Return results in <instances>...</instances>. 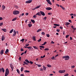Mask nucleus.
Listing matches in <instances>:
<instances>
[{
  "mask_svg": "<svg viewBox=\"0 0 76 76\" xmlns=\"http://www.w3.org/2000/svg\"><path fill=\"white\" fill-rule=\"evenodd\" d=\"M62 58H65V60H69V58H70V57H69V56H63L62 57Z\"/></svg>",
  "mask_w": 76,
  "mask_h": 76,
  "instance_id": "obj_1",
  "label": "nucleus"
},
{
  "mask_svg": "<svg viewBox=\"0 0 76 76\" xmlns=\"http://www.w3.org/2000/svg\"><path fill=\"white\" fill-rule=\"evenodd\" d=\"M19 11L17 10H15L13 11V14L15 15H18L19 13Z\"/></svg>",
  "mask_w": 76,
  "mask_h": 76,
  "instance_id": "obj_2",
  "label": "nucleus"
},
{
  "mask_svg": "<svg viewBox=\"0 0 76 76\" xmlns=\"http://www.w3.org/2000/svg\"><path fill=\"white\" fill-rule=\"evenodd\" d=\"M9 73V69H7L6 70V72L5 75V76H7Z\"/></svg>",
  "mask_w": 76,
  "mask_h": 76,
  "instance_id": "obj_3",
  "label": "nucleus"
},
{
  "mask_svg": "<svg viewBox=\"0 0 76 76\" xmlns=\"http://www.w3.org/2000/svg\"><path fill=\"white\" fill-rule=\"evenodd\" d=\"M58 72L59 73H64L66 72V70H59L58 71Z\"/></svg>",
  "mask_w": 76,
  "mask_h": 76,
  "instance_id": "obj_4",
  "label": "nucleus"
},
{
  "mask_svg": "<svg viewBox=\"0 0 76 76\" xmlns=\"http://www.w3.org/2000/svg\"><path fill=\"white\" fill-rule=\"evenodd\" d=\"M46 1L48 3V4H49L50 5H52V3H51V1H50V0H46Z\"/></svg>",
  "mask_w": 76,
  "mask_h": 76,
  "instance_id": "obj_5",
  "label": "nucleus"
},
{
  "mask_svg": "<svg viewBox=\"0 0 76 76\" xmlns=\"http://www.w3.org/2000/svg\"><path fill=\"white\" fill-rule=\"evenodd\" d=\"M32 1V0L27 1H26V3H31Z\"/></svg>",
  "mask_w": 76,
  "mask_h": 76,
  "instance_id": "obj_6",
  "label": "nucleus"
},
{
  "mask_svg": "<svg viewBox=\"0 0 76 76\" xmlns=\"http://www.w3.org/2000/svg\"><path fill=\"white\" fill-rule=\"evenodd\" d=\"M14 34H13L12 35L13 37H15L16 36V31L15 30H14L13 31Z\"/></svg>",
  "mask_w": 76,
  "mask_h": 76,
  "instance_id": "obj_7",
  "label": "nucleus"
},
{
  "mask_svg": "<svg viewBox=\"0 0 76 76\" xmlns=\"http://www.w3.org/2000/svg\"><path fill=\"white\" fill-rule=\"evenodd\" d=\"M46 9L47 10H52V8L50 7H46Z\"/></svg>",
  "mask_w": 76,
  "mask_h": 76,
  "instance_id": "obj_8",
  "label": "nucleus"
},
{
  "mask_svg": "<svg viewBox=\"0 0 76 76\" xmlns=\"http://www.w3.org/2000/svg\"><path fill=\"white\" fill-rule=\"evenodd\" d=\"M4 39H5V37H4V36L3 35L2 36L1 40L4 41Z\"/></svg>",
  "mask_w": 76,
  "mask_h": 76,
  "instance_id": "obj_9",
  "label": "nucleus"
},
{
  "mask_svg": "<svg viewBox=\"0 0 76 76\" xmlns=\"http://www.w3.org/2000/svg\"><path fill=\"white\" fill-rule=\"evenodd\" d=\"M41 14L42 15V16H45V13L42 11H40Z\"/></svg>",
  "mask_w": 76,
  "mask_h": 76,
  "instance_id": "obj_10",
  "label": "nucleus"
},
{
  "mask_svg": "<svg viewBox=\"0 0 76 76\" xmlns=\"http://www.w3.org/2000/svg\"><path fill=\"white\" fill-rule=\"evenodd\" d=\"M8 53H9V49H7L5 52V54H7Z\"/></svg>",
  "mask_w": 76,
  "mask_h": 76,
  "instance_id": "obj_11",
  "label": "nucleus"
},
{
  "mask_svg": "<svg viewBox=\"0 0 76 76\" xmlns=\"http://www.w3.org/2000/svg\"><path fill=\"white\" fill-rule=\"evenodd\" d=\"M4 53V50H1L0 52V54L1 55H2V54H3Z\"/></svg>",
  "mask_w": 76,
  "mask_h": 76,
  "instance_id": "obj_12",
  "label": "nucleus"
},
{
  "mask_svg": "<svg viewBox=\"0 0 76 76\" xmlns=\"http://www.w3.org/2000/svg\"><path fill=\"white\" fill-rule=\"evenodd\" d=\"M2 31H3L4 32H6L7 31V30L5 28H3L1 29Z\"/></svg>",
  "mask_w": 76,
  "mask_h": 76,
  "instance_id": "obj_13",
  "label": "nucleus"
},
{
  "mask_svg": "<svg viewBox=\"0 0 76 76\" xmlns=\"http://www.w3.org/2000/svg\"><path fill=\"white\" fill-rule=\"evenodd\" d=\"M36 15H38V16H40L41 15V13L39 12L36 14Z\"/></svg>",
  "mask_w": 76,
  "mask_h": 76,
  "instance_id": "obj_14",
  "label": "nucleus"
},
{
  "mask_svg": "<svg viewBox=\"0 0 76 76\" xmlns=\"http://www.w3.org/2000/svg\"><path fill=\"white\" fill-rule=\"evenodd\" d=\"M24 73H29L30 72H29V71L27 70H25L24 71Z\"/></svg>",
  "mask_w": 76,
  "mask_h": 76,
  "instance_id": "obj_15",
  "label": "nucleus"
},
{
  "mask_svg": "<svg viewBox=\"0 0 76 76\" xmlns=\"http://www.w3.org/2000/svg\"><path fill=\"white\" fill-rule=\"evenodd\" d=\"M32 38L34 41H36V39H35V36H33Z\"/></svg>",
  "mask_w": 76,
  "mask_h": 76,
  "instance_id": "obj_16",
  "label": "nucleus"
},
{
  "mask_svg": "<svg viewBox=\"0 0 76 76\" xmlns=\"http://www.w3.org/2000/svg\"><path fill=\"white\" fill-rule=\"evenodd\" d=\"M54 26H60V25L58 24H54Z\"/></svg>",
  "mask_w": 76,
  "mask_h": 76,
  "instance_id": "obj_17",
  "label": "nucleus"
},
{
  "mask_svg": "<svg viewBox=\"0 0 76 76\" xmlns=\"http://www.w3.org/2000/svg\"><path fill=\"white\" fill-rule=\"evenodd\" d=\"M13 32V29H12L10 31V34H12V33Z\"/></svg>",
  "mask_w": 76,
  "mask_h": 76,
  "instance_id": "obj_18",
  "label": "nucleus"
},
{
  "mask_svg": "<svg viewBox=\"0 0 76 76\" xmlns=\"http://www.w3.org/2000/svg\"><path fill=\"white\" fill-rule=\"evenodd\" d=\"M42 31V29H39L37 31V32H39L40 31Z\"/></svg>",
  "mask_w": 76,
  "mask_h": 76,
  "instance_id": "obj_19",
  "label": "nucleus"
},
{
  "mask_svg": "<svg viewBox=\"0 0 76 76\" xmlns=\"http://www.w3.org/2000/svg\"><path fill=\"white\" fill-rule=\"evenodd\" d=\"M32 24H31V23H29L28 24V26L30 28L32 26Z\"/></svg>",
  "mask_w": 76,
  "mask_h": 76,
  "instance_id": "obj_20",
  "label": "nucleus"
},
{
  "mask_svg": "<svg viewBox=\"0 0 76 76\" xmlns=\"http://www.w3.org/2000/svg\"><path fill=\"white\" fill-rule=\"evenodd\" d=\"M41 5H39L37 7H36V9H38V8H39V7H41Z\"/></svg>",
  "mask_w": 76,
  "mask_h": 76,
  "instance_id": "obj_21",
  "label": "nucleus"
},
{
  "mask_svg": "<svg viewBox=\"0 0 76 76\" xmlns=\"http://www.w3.org/2000/svg\"><path fill=\"white\" fill-rule=\"evenodd\" d=\"M6 8V7L4 5L2 6V10H4Z\"/></svg>",
  "mask_w": 76,
  "mask_h": 76,
  "instance_id": "obj_22",
  "label": "nucleus"
},
{
  "mask_svg": "<svg viewBox=\"0 0 76 76\" xmlns=\"http://www.w3.org/2000/svg\"><path fill=\"white\" fill-rule=\"evenodd\" d=\"M17 19V18H15L12 20V21H15V20H16Z\"/></svg>",
  "mask_w": 76,
  "mask_h": 76,
  "instance_id": "obj_23",
  "label": "nucleus"
},
{
  "mask_svg": "<svg viewBox=\"0 0 76 76\" xmlns=\"http://www.w3.org/2000/svg\"><path fill=\"white\" fill-rule=\"evenodd\" d=\"M36 65H37L38 67H41V64H36Z\"/></svg>",
  "mask_w": 76,
  "mask_h": 76,
  "instance_id": "obj_24",
  "label": "nucleus"
},
{
  "mask_svg": "<svg viewBox=\"0 0 76 76\" xmlns=\"http://www.w3.org/2000/svg\"><path fill=\"white\" fill-rule=\"evenodd\" d=\"M43 69L44 70H47V68H46V67L44 66H43Z\"/></svg>",
  "mask_w": 76,
  "mask_h": 76,
  "instance_id": "obj_25",
  "label": "nucleus"
},
{
  "mask_svg": "<svg viewBox=\"0 0 76 76\" xmlns=\"http://www.w3.org/2000/svg\"><path fill=\"white\" fill-rule=\"evenodd\" d=\"M25 61L27 62V63H30L29 62V61L27 59H26L25 60Z\"/></svg>",
  "mask_w": 76,
  "mask_h": 76,
  "instance_id": "obj_26",
  "label": "nucleus"
},
{
  "mask_svg": "<svg viewBox=\"0 0 76 76\" xmlns=\"http://www.w3.org/2000/svg\"><path fill=\"white\" fill-rule=\"evenodd\" d=\"M24 69V68L23 67H22L21 68V71L23 72V69Z\"/></svg>",
  "mask_w": 76,
  "mask_h": 76,
  "instance_id": "obj_27",
  "label": "nucleus"
},
{
  "mask_svg": "<svg viewBox=\"0 0 76 76\" xmlns=\"http://www.w3.org/2000/svg\"><path fill=\"white\" fill-rule=\"evenodd\" d=\"M31 22L33 23H35V20H31Z\"/></svg>",
  "mask_w": 76,
  "mask_h": 76,
  "instance_id": "obj_28",
  "label": "nucleus"
},
{
  "mask_svg": "<svg viewBox=\"0 0 76 76\" xmlns=\"http://www.w3.org/2000/svg\"><path fill=\"white\" fill-rule=\"evenodd\" d=\"M33 48H34V49H36V50L38 49V48L37 46H33Z\"/></svg>",
  "mask_w": 76,
  "mask_h": 76,
  "instance_id": "obj_29",
  "label": "nucleus"
},
{
  "mask_svg": "<svg viewBox=\"0 0 76 76\" xmlns=\"http://www.w3.org/2000/svg\"><path fill=\"white\" fill-rule=\"evenodd\" d=\"M47 66L48 67H51V65L48 64L47 65Z\"/></svg>",
  "mask_w": 76,
  "mask_h": 76,
  "instance_id": "obj_30",
  "label": "nucleus"
},
{
  "mask_svg": "<svg viewBox=\"0 0 76 76\" xmlns=\"http://www.w3.org/2000/svg\"><path fill=\"white\" fill-rule=\"evenodd\" d=\"M1 70L2 71L3 73H4V68H2Z\"/></svg>",
  "mask_w": 76,
  "mask_h": 76,
  "instance_id": "obj_31",
  "label": "nucleus"
},
{
  "mask_svg": "<svg viewBox=\"0 0 76 76\" xmlns=\"http://www.w3.org/2000/svg\"><path fill=\"white\" fill-rule=\"evenodd\" d=\"M10 66L11 67L12 69V70L13 69V67L12 65V64L10 65Z\"/></svg>",
  "mask_w": 76,
  "mask_h": 76,
  "instance_id": "obj_32",
  "label": "nucleus"
},
{
  "mask_svg": "<svg viewBox=\"0 0 76 76\" xmlns=\"http://www.w3.org/2000/svg\"><path fill=\"white\" fill-rule=\"evenodd\" d=\"M33 17L34 18H37V15H34L33 16Z\"/></svg>",
  "mask_w": 76,
  "mask_h": 76,
  "instance_id": "obj_33",
  "label": "nucleus"
},
{
  "mask_svg": "<svg viewBox=\"0 0 76 76\" xmlns=\"http://www.w3.org/2000/svg\"><path fill=\"white\" fill-rule=\"evenodd\" d=\"M70 24V23L68 22H67L65 23V25H69Z\"/></svg>",
  "mask_w": 76,
  "mask_h": 76,
  "instance_id": "obj_34",
  "label": "nucleus"
},
{
  "mask_svg": "<svg viewBox=\"0 0 76 76\" xmlns=\"http://www.w3.org/2000/svg\"><path fill=\"white\" fill-rule=\"evenodd\" d=\"M31 48H32V47L31 46L27 47V48H28V50H31Z\"/></svg>",
  "mask_w": 76,
  "mask_h": 76,
  "instance_id": "obj_35",
  "label": "nucleus"
},
{
  "mask_svg": "<svg viewBox=\"0 0 76 76\" xmlns=\"http://www.w3.org/2000/svg\"><path fill=\"white\" fill-rule=\"evenodd\" d=\"M45 57V55H44L43 56H41V58H44V57Z\"/></svg>",
  "mask_w": 76,
  "mask_h": 76,
  "instance_id": "obj_36",
  "label": "nucleus"
},
{
  "mask_svg": "<svg viewBox=\"0 0 76 76\" xmlns=\"http://www.w3.org/2000/svg\"><path fill=\"white\" fill-rule=\"evenodd\" d=\"M46 19H47V17H45L43 18V20L45 21L46 20Z\"/></svg>",
  "mask_w": 76,
  "mask_h": 76,
  "instance_id": "obj_37",
  "label": "nucleus"
},
{
  "mask_svg": "<svg viewBox=\"0 0 76 76\" xmlns=\"http://www.w3.org/2000/svg\"><path fill=\"white\" fill-rule=\"evenodd\" d=\"M23 63H24V64H26V65H28V63H26V62H25V61H24Z\"/></svg>",
  "mask_w": 76,
  "mask_h": 76,
  "instance_id": "obj_38",
  "label": "nucleus"
},
{
  "mask_svg": "<svg viewBox=\"0 0 76 76\" xmlns=\"http://www.w3.org/2000/svg\"><path fill=\"white\" fill-rule=\"evenodd\" d=\"M17 71L18 73H20V72H19V69H17Z\"/></svg>",
  "mask_w": 76,
  "mask_h": 76,
  "instance_id": "obj_39",
  "label": "nucleus"
},
{
  "mask_svg": "<svg viewBox=\"0 0 76 76\" xmlns=\"http://www.w3.org/2000/svg\"><path fill=\"white\" fill-rule=\"evenodd\" d=\"M39 47L40 48H44V47L42 46H40Z\"/></svg>",
  "mask_w": 76,
  "mask_h": 76,
  "instance_id": "obj_40",
  "label": "nucleus"
},
{
  "mask_svg": "<svg viewBox=\"0 0 76 76\" xmlns=\"http://www.w3.org/2000/svg\"><path fill=\"white\" fill-rule=\"evenodd\" d=\"M3 25V23H0V26H2Z\"/></svg>",
  "mask_w": 76,
  "mask_h": 76,
  "instance_id": "obj_41",
  "label": "nucleus"
},
{
  "mask_svg": "<svg viewBox=\"0 0 76 76\" xmlns=\"http://www.w3.org/2000/svg\"><path fill=\"white\" fill-rule=\"evenodd\" d=\"M45 51H46V50H49V49L48 48H46L44 50Z\"/></svg>",
  "mask_w": 76,
  "mask_h": 76,
  "instance_id": "obj_42",
  "label": "nucleus"
},
{
  "mask_svg": "<svg viewBox=\"0 0 76 76\" xmlns=\"http://www.w3.org/2000/svg\"><path fill=\"white\" fill-rule=\"evenodd\" d=\"M51 59L52 60H54V56H53L51 58Z\"/></svg>",
  "mask_w": 76,
  "mask_h": 76,
  "instance_id": "obj_43",
  "label": "nucleus"
},
{
  "mask_svg": "<svg viewBox=\"0 0 76 76\" xmlns=\"http://www.w3.org/2000/svg\"><path fill=\"white\" fill-rule=\"evenodd\" d=\"M48 15H52V13L51 12H49L48 13Z\"/></svg>",
  "mask_w": 76,
  "mask_h": 76,
  "instance_id": "obj_44",
  "label": "nucleus"
},
{
  "mask_svg": "<svg viewBox=\"0 0 76 76\" xmlns=\"http://www.w3.org/2000/svg\"><path fill=\"white\" fill-rule=\"evenodd\" d=\"M46 36L47 37H50V35L49 34H46Z\"/></svg>",
  "mask_w": 76,
  "mask_h": 76,
  "instance_id": "obj_45",
  "label": "nucleus"
},
{
  "mask_svg": "<svg viewBox=\"0 0 76 76\" xmlns=\"http://www.w3.org/2000/svg\"><path fill=\"white\" fill-rule=\"evenodd\" d=\"M25 41V39H22L20 40V41Z\"/></svg>",
  "mask_w": 76,
  "mask_h": 76,
  "instance_id": "obj_46",
  "label": "nucleus"
},
{
  "mask_svg": "<svg viewBox=\"0 0 76 76\" xmlns=\"http://www.w3.org/2000/svg\"><path fill=\"white\" fill-rule=\"evenodd\" d=\"M29 63H30L31 64H33V62H32V61H30L29 62Z\"/></svg>",
  "mask_w": 76,
  "mask_h": 76,
  "instance_id": "obj_47",
  "label": "nucleus"
},
{
  "mask_svg": "<svg viewBox=\"0 0 76 76\" xmlns=\"http://www.w3.org/2000/svg\"><path fill=\"white\" fill-rule=\"evenodd\" d=\"M29 45V44H27L25 45L26 46V47H28V46Z\"/></svg>",
  "mask_w": 76,
  "mask_h": 76,
  "instance_id": "obj_48",
  "label": "nucleus"
},
{
  "mask_svg": "<svg viewBox=\"0 0 76 76\" xmlns=\"http://www.w3.org/2000/svg\"><path fill=\"white\" fill-rule=\"evenodd\" d=\"M41 41V39L40 38L39 40H38V42H40Z\"/></svg>",
  "mask_w": 76,
  "mask_h": 76,
  "instance_id": "obj_49",
  "label": "nucleus"
},
{
  "mask_svg": "<svg viewBox=\"0 0 76 76\" xmlns=\"http://www.w3.org/2000/svg\"><path fill=\"white\" fill-rule=\"evenodd\" d=\"M42 35H45V33H44V32H42Z\"/></svg>",
  "mask_w": 76,
  "mask_h": 76,
  "instance_id": "obj_50",
  "label": "nucleus"
},
{
  "mask_svg": "<svg viewBox=\"0 0 76 76\" xmlns=\"http://www.w3.org/2000/svg\"><path fill=\"white\" fill-rule=\"evenodd\" d=\"M68 37H69V35H67L66 36V38H68Z\"/></svg>",
  "mask_w": 76,
  "mask_h": 76,
  "instance_id": "obj_51",
  "label": "nucleus"
},
{
  "mask_svg": "<svg viewBox=\"0 0 76 76\" xmlns=\"http://www.w3.org/2000/svg\"><path fill=\"white\" fill-rule=\"evenodd\" d=\"M56 31H57V32H59L60 31V30H59L58 29H56Z\"/></svg>",
  "mask_w": 76,
  "mask_h": 76,
  "instance_id": "obj_52",
  "label": "nucleus"
},
{
  "mask_svg": "<svg viewBox=\"0 0 76 76\" xmlns=\"http://www.w3.org/2000/svg\"><path fill=\"white\" fill-rule=\"evenodd\" d=\"M3 18L2 17H0V20H3Z\"/></svg>",
  "mask_w": 76,
  "mask_h": 76,
  "instance_id": "obj_53",
  "label": "nucleus"
},
{
  "mask_svg": "<svg viewBox=\"0 0 76 76\" xmlns=\"http://www.w3.org/2000/svg\"><path fill=\"white\" fill-rule=\"evenodd\" d=\"M56 6H57L58 7H60V5L58 4H56Z\"/></svg>",
  "mask_w": 76,
  "mask_h": 76,
  "instance_id": "obj_54",
  "label": "nucleus"
},
{
  "mask_svg": "<svg viewBox=\"0 0 76 76\" xmlns=\"http://www.w3.org/2000/svg\"><path fill=\"white\" fill-rule=\"evenodd\" d=\"M68 75H69V74H66L65 75H64V76H68Z\"/></svg>",
  "mask_w": 76,
  "mask_h": 76,
  "instance_id": "obj_55",
  "label": "nucleus"
},
{
  "mask_svg": "<svg viewBox=\"0 0 76 76\" xmlns=\"http://www.w3.org/2000/svg\"><path fill=\"white\" fill-rule=\"evenodd\" d=\"M35 9H37L36 7L32 9V10H35Z\"/></svg>",
  "mask_w": 76,
  "mask_h": 76,
  "instance_id": "obj_56",
  "label": "nucleus"
},
{
  "mask_svg": "<svg viewBox=\"0 0 76 76\" xmlns=\"http://www.w3.org/2000/svg\"><path fill=\"white\" fill-rule=\"evenodd\" d=\"M51 44H54V42L53 41H52L51 43Z\"/></svg>",
  "mask_w": 76,
  "mask_h": 76,
  "instance_id": "obj_57",
  "label": "nucleus"
},
{
  "mask_svg": "<svg viewBox=\"0 0 76 76\" xmlns=\"http://www.w3.org/2000/svg\"><path fill=\"white\" fill-rule=\"evenodd\" d=\"M47 43V42H45L44 43H43V45H45V44H46V43Z\"/></svg>",
  "mask_w": 76,
  "mask_h": 76,
  "instance_id": "obj_58",
  "label": "nucleus"
},
{
  "mask_svg": "<svg viewBox=\"0 0 76 76\" xmlns=\"http://www.w3.org/2000/svg\"><path fill=\"white\" fill-rule=\"evenodd\" d=\"M69 22H70V23H72V20H69Z\"/></svg>",
  "mask_w": 76,
  "mask_h": 76,
  "instance_id": "obj_59",
  "label": "nucleus"
},
{
  "mask_svg": "<svg viewBox=\"0 0 76 76\" xmlns=\"http://www.w3.org/2000/svg\"><path fill=\"white\" fill-rule=\"evenodd\" d=\"M65 34V31H63V34L64 35Z\"/></svg>",
  "mask_w": 76,
  "mask_h": 76,
  "instance_id": "obj_60",
  "label": "nucleus"
},
{
  "mask_svg": "<svg viewBox=\"0 0 76 76\" xmlns=\"http://www.w3.org/2000/svg\"><path fill=\"white\" fill-rule=\"evenodd\" d=\"M75 67V66H71V67L72 68H74Z\"/></svg>",
  "mask_w": 76,
  "mask_h": 76,
  "instance_id": "obj_61",
  "label": "nucleus"
},
{
  "mask_svg": "<svg viewBox=\"0 0 76 76\" xmlns=\"http://www.w3.org/2000/svg\"><path fill=\"white\" fill-rule=\"evenodd\" d=\"M71 27L73 29L74 28V26H72Z\"/></svg>",
  "mask_w": 76,
  "mask_h": 76,
  "instance_id": "obj_62",
  "label": "nucleus"
},
{
  "mask_svg": "<svg viewBox=\"0 0 76 76\" xmlns=\"http://www.w3.org/2000/svg\"><path fill=\"white\" fill-rule=\"evenodd\" d=\"M40 71H43V69L42 68H41L40 69Z\"/></svg>",
  "mask_w": 76,
  "mask_h": 76,
  "instance_id": "obj_63",
  "label": "nucleus"
},
{
  "mask_svg": "<svg viewBox=\"0 0 76 76\" xmlns=\"http://www.w3.org/2000/svg\"><path fill=\"white\" fill-rule=\"evenodd\" d=\"M21 76H24V75H23V74H21L20 75Z\"/></svg>",
  "mask_w": 76,
  "mask_h": 76,
  "instance_id": "obj_64",
  "label": "nucleus"
}]
</instances>
